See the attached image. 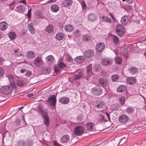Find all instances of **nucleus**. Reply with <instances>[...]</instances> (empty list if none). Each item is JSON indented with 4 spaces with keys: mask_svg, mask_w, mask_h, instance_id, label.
Returning a JSON list of instances; mask_svg holds the SVG:
<instances>
[{
    "mask_svg": "<svg viewBox=\"0 0 146 146\" xmlns=\"http://www.w3.org/2000/svg\"><path fill=\"white\" fill-rule=\"evenodd\" d=\"M26 70L25 69H21L20 70V72H21V73H24V72H25L26 71Z\"/></svg>",
    "mask_w": 146,
    "mask_h": 146,
    "instance_id": "nucleus-60",
    "label": "nucleus"
},
{
    "mask_svg": "<svg viewBox=\"0 0 146 146\" xmlns=\"http://www.w3.org/2000/svg\"><path fill=\"white\" fill-rule=\"evenodd\" d=\"M76 74L74 77V80H79L82 78L84 76V73L83 71L79 69L76 72Z\"/></svg>",
    "mask_w": 146,
    "mask_h": 146,
    "instance_id": "nucleus-8",
    "label": "nucleus"
},
{
    "mask_svg": "<svg viewBox=\"0 0 146 146\" xmlns=\"http://www.w3.org/2000/svg\"><path fill=\"white\" fill-rule=\"evenodd\" d=\"M94 124L92 122H88L86 124V129L89 131H92L93 129Z\"/></svg>",
    "mask_w": 146,
    "mask_h": 146,
    "instance_id": "nucleus-19",
    "label": "nucleus"
},
{
    "mask_svg": "<svg viewBox=\"0 0 146 146\" xmlns=\"http://www.w3.org/2000/svg\"><path fill=\"white\" fill-rule=\"evenodd\" d=\"M73 29V27L71 25L68 24L66 25L64 27L65 30L67 32H71Z\"/></svg>",
    "mask_w": 146,
    "mask_h": 146,
    "instance_id": "nucleus-24",
    "label": "nucleus"
},
{
    "mask_svg": "<svg viewBox=\"0 0 146 146\" xmlns=\"http://www.w3.org/2000/svg\"><path fill=\"white\" fill-rule=\"evenodd\" d=\"M118 100L120 104L123 105L124 104L125 101V97L123 96L120 97L118 99Z\"/></svg>",
    "mask_w": 146,
    "mask_h": 146,
    "instance_id": "nucleus-39",
    "label": "nucleus"
},
{
    "mask_svg": "<svg viewBox=\"0 0 146 146\" xmlns=\"http://www.w3.org/2000/svg\"><path fill=\"white\" fill-rule=\"evenodd\" d=\"M43 119V122L46 126H48L50 124V118L47 113L44 114L42 115Z\"/></svg>",
    "mask_w": 146,
    "mask_h": 146,
    "instance_id": "nucleus-10",
    "label": "nucleus"
},
{
    "mask_svg": "<svg viewBox=\"0 0 146 146\" xmlns=\"http://www.w3.org/2000/svg\"><path fill=\"white\" fill-rule=\"evenodd\" d=\"M54 70L55 72L56 73H58L59 71H60V69L59 66H54Z\"/></svg>",
    "mask_w": 146,
    "mask_h": 146,
    "instance_id": "nucleus-52",
    "label": "nucleus"
},
{
    "mask_svg": "<svg viewBox=\"0 0 146 146\" xmlns=\"http://www.w3.org/2000/svg\"><path fill=\"white\" fill-rule=\"evenodd\" d=\"M65 60L68 62H71L73 60V59L70 57L68 54L65 55Z\"/></svg>",
    "mask_w": 146,
    "mask_h": 146,
    "instance_id": "nucleus-43",
    "label": "nucleus"
},
{
    "mask_svg": "<svg viewBox=\"0 0 146 146\" xmlns=\"http://www.w3.org/2000/svg\"><path fill=\"white\" fill-rule=\"evenodd\" d=\"M84 59L83 56H81L76 57L74 59V60L78 63H80L82 62Z\"/></svg>",
    "mask_w": 146,
    "mask_h": 146,
    "instance_id": "nucleus-34",
    "label": "nucleus"
},
{
    "mask_svg": "<svg viewBox=\"0 0 146 146\" xmlns=\"http://www.w3.org/2000/svg\"><path fill=\"white\" fill-rule=\"evenodd\" d=\"M80 31L78 30H76L73 33V36L76 37L80 36Z\"/></svg>",
    "mask_w": 146,
    "mask_h": 146,
    "instance_id": "nucleus-44",
    "label": "nucleus"
},
{
    "mask_svg": "<svg viewBox=\"0 0 146 146\" xmlns=\"http://www.w3.org/2000/svg\"><path fill=\"white\" fill-rule=\"evenodd\" d=\"M113 43L115 44H117L119 42V38L118 37L115 35H113Z\"/></svg>",
    "mask_w": 146,
    "mask_h": 146,
    "instance_id": "nucleus-45",
    "label": "nucleus"
},
{
    "mask_svg": "<svg viewBox=\"0 0 146 146\" xmlns=\"http://www.w3.org/2000/svg\"><path fill=\"white\" fill-rule=\"evenodd\" d=\"M16 84L19 87L26 85L23 81L22 80H17L16 82Z\"/></svg>",
    "mask_w": 146,
    "mask_h": 146,
    "instance_id": "nucleus-35",
    "label": "nucleus"
},
{
    "mask_svg": "<svg viewBox=\"0 0 146 146\" xmlns=\"http://www.w3.org/2000/svg\"><path fill=\"white\" fill-rule=\"evenodd\" d=\"M13 50L14 51L13 53L16 56L19 57L22 56L23 53L20 51L19 49H16V50L13 49Z\"/></svg>",
    "mask_w": 146,
    "mask_h": 146,
    "instance_id": "nucleus-33",
    "label": "nucleus"
},
{
    "mask_svg": "<svg viewBox=\"0 0 146 146\" xmlns=\"http://www.w3.org/2000/svg\"><path fill=\"white\" fill-rule=\"evenodd\" d=\"M72 0H65L62 2V5L63 6L67 7L70 6L72 3Z\"/></svg>",
    "mask_w": 146,
    "mask_h": 146,
    "instance_id": "nucleus-23",
    "label": "nucleus"
},
{
    "mask_svg": "<svg viewBox=\"0 0 146 146\" xmlns=\"http://www.w3.org/2000/svg\"><path fill=\"white\" fill-rule=\"evenodd\" d=\"M119 120L120 122L125 123L128 121L129 120V118L126 115H122L119 117Z\"/></svg>",
    "mask_w": 146,
    "mask_h": 146,
    "instance_id": "nucleus-11",
    "label": "nucleus"
},
{
    "mask_svg": "<svg viewBox=\"0 0 146 146\" xmlns=\"http://www.w3.org/2000/svg\"><path fill=\"white\" fill-rule=\"evenodd\" d=\"M58 66L60 68H63L65 67V65L64 63L61 62L59 63Z\"/></svg>",
    "mask_w": 146,
    "mask_h": 146,
    "instance_id": "nucleus-51",
    "label": "nucleus"
},
{
    "mask_svg": "<svg viewBox=\"0 0 146 146\" xmlns=\"http://www.w3.org/2000/svg\"><path fill=\"white\" fill-rule=\"evenodd\" d=\"M134 111V110L131 108H128L126 109V111L129 114L133 113Z\"/></svg>",
    "mask_w": 146,
    "mask_h": 146,
    "instance_id": "nucleus-48",
    "label": "nucleus"
},
{
    "mask_svg": "<svg viewBox=\"0 0 146 146\" xmlns=\"http://www.w3.org/2000/svg\"><path fill=\"white\" fill-rule=\"evenodd\" d=\"M64 35L62 33H59L56 35V39L58 40H62L64 38Z\"/></svg>",
    "mask_w": 146,
    "mask_h": 146,
    "instance_id": "nucleus-25",
    "label": "nucleus"
},
{
    "mask_svg": "<svg viewBox=\"0 0 146 146\" xmlns=\"http://www.w3.org/2000/svg\"><path fill=\"white\" fill-rule=\"evenodd\" d=\"M81 5L82 9H85L87 8V6L86 4L84 1H81Z\"/></svg>",
    "mask_w": 146,
    "mask_h": 146,
    "instance_id": "nucleus-47",
    "label": "nucleus"
},
{
    "mask_svg": "<svg viewBox=\"0 0 146 146\" xmlns=\"http://www.w3.org/2000/svg\"><path fill=\"white\" fill-rule=\"evenodd\" d=\"M111 18L114 21L115 20V17L112 14H110V15Z\"/></svg>",
    "mask_w": 146,
    "mask_h": 146,
    "instance_id": "nucleus-59",
    "label": "nucleus"
},
{
    "mask_svg": "<svg viewBox=\"0 0 146 146\" xmlns=\"http://www.w3.org/2000/svg\"><path fill=\"white\" fill-rule=\"evenodd\" d=\"M70 138V136L68 135H64L61 138L60 142L63 143H66L69 140Z\"/></svg>",
    "mask_w": 146,
    "mask_h": 146,
    "instance_id": "nucleus-21",
    "label": "nucleus"
},
{
    "mask_svg": "<svg viewBox=\"0 0 146 146\" xmlns=\"http://www.w3.org/2000/svg\"><path fill=\"white\" fill-rule=\"evenodd\" d=\"M106 115L108 117V119L109 120H110V115H109V114L108 113H107V112L106 113Z\"/></svg>",
    "mask_w": 146,
    "mask_h": 146,
    "instance_id": "nucleus-63",
    "label": "nucleus"
},
{
    "mask_svg": "<svg viewBox=\"0 0 146 146\" xmlns=\"http://www.w3.org/2000/svg\"><path fill=\"white\" fill-rule=\"evenodd\" d=\"M54 145L55 146H62V145L60 144H58L56 141H54L53 142Z\"/></svg>",
    "mask_w": 146,
    "mask_h": 146,
    "instance_id": "nucleus-57",
    "label": "nucleus"
},
{
    "mask_svg": "<svg viewBox=\"0 0 146 146\" xmlns=\"http://www.w3.org/2000/svg\"><path fill=\"white\" fill-rule=\"evenodd\" d=\"M59 101L62 104H66L69 102V100L68 98L63 97L59 99Z\"/></svg>",
    "mask_w": 146,
    "mask_h": 146,
    "instance_id": "nucleus-22",
    "label": "nucleus"
},
{
    "mask_svg": "<svg viewBox=\"0 0 146 146\" xmlns=\"http://www.w3.org/2000/svg\"><path fill=\"white\" fill-rule=\"evenodd\" d=\"M119 77L118 76L117 74H114L112 76L111 79L112 81L115 82L118 80Z\"/></svg>",
    "mask_w": 146,
    "mask_h": 146,
    "instance_id": "nucleus-42",
    "label": "nucleus"
},
{
    "mask_svg": "<svg viewBox=\"0 0 146 146\" xmlns=\"http://www.w3.org/2000/svg\"><path fill=\"white\" fill-rule=\"evenodd\" d=\"M77 119L78 121H82V119L80 117H78L77 118Z\"/></svg>",
    "mask_w": 146,
    "mask_h": 146,
    "instance_id": "nucleus-61",
    "label": "nucleus"
},
{
    "mask_svg": "<svg viewBox=\"0 0 146 146\" xmlns=\"http://www.w3.org/2000/svg\"><path fill=\"white\" fill-rule=\"evenodd\" d=\"M127 88V86L125 85H121L117 88V90L118 92L122 93L125 91Z\"/></svg>",
    "mask_w": 146,
    "mask_h": 146,
    "instance_id": "nucleus-16",
    "label": "nucleus"
},
{
    "mask_svg": "<svg viewBox=\"0 0 146 146\" xmlns=\"http://www.w3.org/2000/svg\"><path fill=\"white\" fill-rule=\"evenodd\" d=\"M98 16L95 13H91L88 16V19L91 22H93L95 21L97 19Z\"/></svg>",
    "mask_w": 146,
    "mask_h": 146,
    "instance_id": "nucleus-12",
    "label": "nucleus"
},
{
    "mask_svg": "<svg viewBox=\"0 0 146 146\" xmlns=\"http://www.w3.org/2000/svg\"><path fill=\"white\" fill-rule=\"evenodd\" d=\"M54 29V27L51 24H50L45 28V31L47 33H50L53 31Z\"/></svg>",
    "mask_w": 146,
    "mask_h": 146,
    "instance_id": "nucleus-20",
    "label": "nucleus"
},
{
    "mask_svg": "<svg viewBox=\"0 0 146 146\" xmlns=\"http://www.w3.org/2000/svg\"><path fill=\"white\" fill-rule=\"evenodd\" d=\"M34 64L37 67H40L43 64V62L41 57L38 56L35 58L34 60Z\"/></svg>",
    "mask_w": 146,
    "mask_h": 146,
    "instance_id": "nucleus-3",
    "label": "nucleus"
},
{
    "mask_svg": "<svg viewBox=\"0 0 146 146\" xmlns=\"http://www.w3.org/2000/svg\"><path fill=\"white\" fill-rule=\"evenodd\" d=\"M100 84L103 87H106L109 85V80L104 78H101L99 79Z\"/></svg>",
    "mask_w": 146,
    "mask_h": 146,
    "instance_id": "nucleus-6",
    "label": "nucleus"
},
{
    "mask_svg": "<svg viewBox=\"0 0 146 146\" xmlns=\"http://www.w3.org/2000/svg\"><path fill=\"white\" fill-rule=\"evenodd\" d=\"M28 28L29 31L33 35L35 34V29L33 27V24L32 23H30L28 26Z\"/></svg>",
    "mask_w": 146,
    "mask_h": 146,
    "instance_id": "nucleus-29",
    "label": "nucleus"
},
{
    "mask_svg": "<svg viewBox=\"0 0 146 146\" xmlns=\"http://www.w3.org/2000/svg\"><path fill=\"white\" fill-rule=\"evenodd\" d=\"M7 28V23L5 21L0 23V29L2 31L5 30Z\"/></svg>",
    "mask_w": 146,
    "mask_h": 146,
    "instance_id": "nucleus-27",
    "label": "nucleus"
},
{
    "mask_svg": "<svg viewBox=\"0 0 146 146\" xmlns=\"http://www.w3.org/2000/svg\"><path fill=\"white\" fill-rule=\"evenodd\" d=\"M84 131V128L82 126H78L75 127L73 131L74 135H80L83 134Z\"/></svg>",
    "mask_w": 146,
    "mask_h": 146,
    "instance_id": "nucleus-2",
    "label": "nucleus"
},
{
    "mask_svg": "<svg viewBox=\"0 0 146 146\" xmlns=\"http://www.w3.org/2000/svg\"><path fill=\"white\" fill-rule=\"evenodd\" d=\"M115 31L117 35L120 36H122L124 35L125 30L123 25L118 24L116 27Z\"/></svg>",
    "mask_w": 146,
    "mask_h": 146,
    "instance_id": "nucleus-1",
    "label": "nucleus"
},
{
    "mask_svg": "<svg viewBox=\"0 0 146 146\" xmlns=\"http://www.w3.org/2000/svg\"><path fill=\"white\" fill-rule=\"evenodd\" d=\"M59 9V6L57 5H52L51 7V10L53 12H56Z\"/></svg>",
    "mask_w": 146,
    "mask_h": 146,
    "instance_id": "nucleus-36",
    "label": "nucleus"
},
{
    "mask_svg": "<svg viewBox=\"0 0 146 146\" xmlns=\"http://www.w3.org/2000/svg\"><path fill=\"white\" fill-rule=\"evenodd\" d=\"M97 120L98 121L101 122H104L107 121V120L105 118L104 115L102 114H100L97 117Z\"/></svg>",
    "mask_w": 146,
    "mask_h": 146,
    "instance_id": "nucleus-28",
    "label": "nucleus"
},
{
    "mask_svg": "<svg viewBox=\"0 0 146 146\" xmlns=\"http://www.w3.org/2000/svg\"><path fill=\"white\" fill-rule=\"evenodd\" d=\"M6 77H7L10 82H12L14 79V77L13 75L11 74H6Z\"/></svg>",
    "mask_w": 146,
    "mask_h": 146,
    "instance_id": "nucleus-46",
    "label": "nucleus"
},
{
    "mask_svg": "<svg viewBox=\"0 0 146 146\" xmlns=\"http://www.w3.org/2000/svg\"><path fill=\"white\" fill-rule=\"evenodd\" d=\"M15 2L14 1H13L11 2L10 4L9 5V6L10 7V9L12 10L13 9L14 7L13 6V5L14 4Z\"/></svg>",
    "mask_w": 146,
    "mask_h": 146,
    "instance_id": "nucleus-54",
    "label": "nucleus"
},
{
    "mask_svg": "<svg viewBox=\"0 0 146 146\" xmlns=\"http://www.w3.org/2000/svg\"><path fill=\"white\" fill-rule=\"evenodd\" d=\"M21 123L20 120L19 119H17L15 123V125L16 126L19 125Z\"/></svg>",
    "mask_w": 146,
    "mask_h": 146,
    "instance_id": "nucleus-50",
    "label": "nucleus"
},
{
    "mask_svg": "<svg viewBox=\"0 0 146 146\" xmlns=\"http://www.w3.org/2000/svg\"><path fill=\"white\" fill-rule=\"evenodd\" d=\"M4 72L3 68L0 67V76H2L4 74Z\"/></svg>",
    "mask_w": 146,
    "mask_h": 146,
    "instance_id": "nucleus-53",
    "label": "nucleus"
},
{
    "mask_svg": "<svg viewBox=\"0 0 146 146\" xmlns=\"http://www.w3.org/2000/svg\"><path fill=\"white\" fill-rule=\"evenodd\" d=\"M26 56L28 58H33L36 56V54L34 51H29L27 52Z\"/></svg>",
    "mask_w": 146,
    "mask_h": 146,
    "instance_id": "nucleus-17",
    "label": "nucleus"
},
{
    "mask_svg": "<svg viewBox=\"0 0 146 146\" xmlns=\"http://www.w3.org/2000/svg\"><path fill=\"white\" fill-rule=\"evenodd\" d=\"M47 62L49 64H52L54 62V58L52 55L48 56L46 58Z\"/></svg>",
    "mask_w": 146,
    "mask_h": 146,
    "instance_id": "nucleus-26",
    "label": "nucleus"
},
{
    "mask_svg": "<svg viewBox=\"0 0 146 146\" xmlns=\"http://www.w3.org/2000/svg\"><path fill=\"white\" fill-rule=\"evenodd\" d=\"M33 95V94L31 93L30 94H29L27 95L28 97H31Z\"/></svg>",
    "mask_w": 146,
    "mask_h": 146,
    "instance_id": "nucleus-62",
    "label": "nucleus"
},
{
    "mask_svg": "<svg viewBox=\"0 0 146 146\" xmlns=\"http://www.w3.org/2000/svg\"><path fill=\"white\" fill-rule=\"evenodd\" d=\"M102 90L99 87H95L92 89L91 93L92 94L95 95H99L102 93Z\"/></svg>",
    "mask_w": 146,
    "mask_h": 146,
    "instance_id": "nucleus-5",
    "label": "nucleus"
},
{
    "mask_svg": "<svg viewBox=\"0 0 146 146\" xmlns=\"http://www.w3.org/2000/svg\"><path fill=\"white\" fill-rule=\"evenodd\" d=\"M32 73L30 71H28L26 72L25 75L27 76H29Z\"/></svg>",
    "mask_w": 146,
    "mask_h": 146,
    "instance_id": "nucleus-56",
    "label": "nucleus"
},
{
    "mask_svg": "<svg viewBox=\"0 0 146 146\" xmlns=\"http://www.w3.org/2000/svg\"><path fill=\"white\" fill-rule=\"evenodd\" d=\"M57 0H50L48 1V2L50 3H51L53 2H54Z\"/></svg>",
    "mask_w": 146,
    "mask_h": 146,
    "instance_id": "nucleus-64",
    "label": "nucleus"
},
{
    "mask_svg": "<svg viewBox=\"0 0 146 146\" xmlns=\"http://www.w3.org/2000/svg\"><path fill=\"white\" fill-rule=\"evenodd\" d=\"M38 108L39 111V112L42 115H44V114L47 113L46 111H44L43 109L41 106L40 105L38 107Z\"/></svg>",
    "mask_w": 146,
    "mask_h": 146,
    "instance_id": "nucleus-40",
    "label": "nucleus"
},
{
    "mask_svg": "<svg viewBox=\"0 0 146 146\" xmlns=\"http://www.w3.org/2000/svg\"><path fill=\"white\" fill-rule=\"evenodd\" d=\"M127 82L128 84H133L135 82V79L133 77L128 78L127 79Z\"/></svg>",
    "mask_w": 146,
    "mask_h": 146,
    "instance_id": "nucleus-32",
    "label": "nucleus"
},
{
    "mask_svg": "<svg viewBox=\"0 0 146 146\" xmlns=\"http://www.w3.org/2000/svg\"><path fill=\"white\" fill-rule=\"evenodd\" d=\"M12 88L10 86H3L1 89V92L4 94H7L10 93L12 91Z\"/></svg>",
    "mask_w": 146,
    "mask_h": 146,
    "instance_id": "nucleus-4",
    "label": "nucleus"
},
{
    "mask_svg": "<svg viewBox=\"0 0 146 146\" xmlns=\"http://www.w3.org/2000/svg\"><path fill=\"white\" fill-rule=\"evenodd\" d=\"M115 62L117 64H121L122 60V58L120 57H116L115 59Z\"/></svg>",
    "mask_w": 146,
    "mask_h": 146,
    "instance_id": "nucleus-37",
    "label": "nucleus"
},
{
    "mask_svg": "<svg viewBox=\"0 0 146 146\" xmlns=\"http://www.w3.org/2000/svg\"><path fill=\"white\" fill-rule=\"evenodd\" d=\"M113 62V60L110 58H104L101 61V64L104 66H108L111 65Z\"/></svg>",
    "mask_w": 146,
    "mask_h": 146,
    "instance_id": "nucleus-9",
    "label": "nucleus"
},
{
    "mask_svg": "<svg viewBox=\"0 0 146 146\" xmlns=\"http://www.w3.org/2000/svg\"><path fill=\"white\" fill-rule=\"evenodd\" d=\"M104 105V103L103 102L98 101L96 104V106L98 108H100L102 107Z\"/></svg>",
    "mask_w": 146,
    "mask_h": 146,
    "instance_id": "nucleus-38",
    "label": "nucleus"
},
{
    "mask_svg": "<svg viewBox=\"0 0 146 146\" xmlns=\"http://www.w3.org/2000/svg\"><path fill=\"white\" fill-rule=\"evenodd\" d=\"M91 37L90 35L88 34L84 35L82 37V39L83 41L85 42L88 41L90 40Z\"/></svg>",
    "mask_w": 146,
    "mask_h": 146,
    "instance_id": "nucleus-31",
    "label": "nucleus"
},
{
    "mask_svg": "<svg viewBox=\"0 0 146 146\" xmlns=\"http://www.w3.org/2000/svg\"><path fill=\"white\" fill-rule=\"evenodd\" d=\"M92 64H90L89 66H88L87 68V72L88 73H90V72L92 71V68L91 67V66Z\"/></svg>",
    "mask_w": 146,
    "mask_h": 146,
    "instance_id": "nucleus-49",
    "label": "nucleus"
},
{
    "mask_svg": "<svg viewBox=\"0 0 146 146\" xmlns=\"http://www.w3.org/2000/svg\"><path fill=\"white\" fill-rule=\"evenodd\" d=\"M128 21V17L127 16H123L121 20V23L125 25H126L127 24Z\"/></svg>",
    "mask_w": 146,
    "mask_h": 146,
    "instance_id": "nucleus-30",
    "label": "nucleus"
},
{
    "mask_svg": "<svg viewBox=\"0 0 146 146\" xmlns=\"http://www.w3.org/2000/svg\"><path fill=\"white\" fill-rule=\"evenodd\" d=\"M127 2L129 4H131L133 3L134 0H126Z\"/></svg>",
    "mask_w": 146,
    "mask_h": 146,
    "instance_id": "nucleus-58",
    "label": "nucleus"
},
{
    "mask_svg": "<svg viewBox=\"0 0 146 146\" xmlns=\"http://www.w3.org/2000/svg\"><path fill=\"white\" fill-rule=\"evenodd\" d=\"M104 44L103 42H100L97 44L96 49L97 52H100L104 49Z\"/></svg>",
    "mask_w": 146,
    "mask_h": 146,
    "instance_id": "nucleus-13",
    "label": "nucleus"
},
{
    "mask_svg": "<svg viewBox=\"0 0 146 146\" xmlns=\"http://www.w3.org/2000/svg\"><path fill=\"white\" fill-rule=\"evenodd\" d=\"M101 20L104 22H106L108 23H111V20L109 17L106 16H101L100 17Z\"/></svg>",
    "mask_w": 146,
    "mask_h": 146,
    "instance_id": "nucleus-18",
    "label": "nucleus"
},
{
    "mask_svg": "<svg viewBox=\"0 0 146 146\" xmlns=\"http://www.w3.org/2000/svg\"><path fill=\"white\" fill-rule=\"evenodd\" d=\"M28 13H27V16L28 18L29 19H30L31 17V13H30V11L31 9V8L30 7V9H29V7H28Z\"/></svg>",
    "mask_w": 146,
    "mask_h": 146,
    "instance_id": "nucleus-55",
    "label": "nucleus"
},
{
    "mask_svg": "<svg viewBox=\"0 0 146 146\" xmlns=\"http://www.w3.org/2000/svg\"><path fill=\"white\" fill-rule=\"evenodd\" d=\"M129 73L132 75H134L138 72V68L136 67H131L128 70Z\"/></svg>",
    "mask_w": 146,
    "mask_h": 146,
    "instance_id": "nucleus-14",
    "label": "nucleus"
},
{
    "mask_svg": "<svg viewBox=\"0 0 146 146\" xmlns=\"http://www.w3.org/2000/svg\"><path fill=\"white\" fill-rule=\"evenodd\" d=\"M9 36L11 39H14L16 36L14 32H10L9 34Z\"/></svg>",
    "mask_w": 146,
    "mask_h": 146,
    "instance_id": "nucleus-41",
    "label": "nucleus"
},
{
    "mask_svg": "<svg viewBox=\"0 0 146 146\" xmlns=\"http://www.w3.org/2000/svg\"><path fill=\"white\" fill-rule=\"evenodd\" d=\"M94 54V51L92 50H89L86 51L84 53V56L87 58L92 56Z\"/></svg>",
    "mask_w": 146,
    "mask_h": 146,
    "instance_id": "nucleus-15",
    "label": "nucleus"
},
{
    "mask_svg": "<svg viewBox=\"0 0 146 146\" xmlns=\"http://www.w3.org/2000/svg\"><path fill=\"white\" fill-rule=\"evenodd\" d=\"M47 101L49 104L52 106H54L56 103V97L54 95L50 96L48 98Z\"/></svg>",
    "mask_w": 146,
    "mask_h": 146,
    "instance_id": "nucleus-7",
    "label": "nucleus"
}]
</instances>
